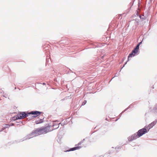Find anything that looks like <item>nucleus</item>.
Wrapping results in <instances>:
<instances>
[{
	"mask_svg": "<svg viewBox=\"0 0 157 157\" xmlns=\"http://www.w3.org/2000/svg\"><path fill=\"white\" fill-rule=\"evenodd\" d=\"M112 148H114V147H112Z\"/></svg>",
	"mask_w": 157,
	"mask_h": 157,
	"instance_id": "obj_32",
	"label": "nucleus"
},
{
	"mask_svg": "<svg viewBox=\"0 0 157 157\" xmlns=\"http://www.w3.org/2000/svg\"><path fill=\"white\" fill-rule=\"evenodd\" d=\"M139 49L137 47H135L132 50V52L129 54L128 56V61L129 60V58L132 57L134 56L139 51Z\"/></svg>",
	"mask_w": 157,
	"mask_h": 157,
	"instance_id": "obj_4",
	"label": "nucleus"
},
{
	"mask_svg": "<svg viewBox=\"0 0 157 157\" xmlns=\"http://www.w3.org/2000/svg\"><path fill=\"white\" fill-rule=\"evenodd\" d=\"M151 110L154 113L157 115V104H156Z\"/></svg>",
	"mask_w": 157,
	"mask_h": 157,
	"instance_id": "obj_9",
	"label": "nucleus"
},
{
	"mask_svg": "<svg viewBox=\"0 0 157 157\" xmlns=\"http://www.w3.org/2000/svg\"><path fill=\"white\" fill-rule=\"evenodd\" d=\"M3 97H5V98H6V96H5V95H3Z\"/></svg>",
	"mask_w": 157,
	"mask_h": 157,
	"instance_id": "obj_26",
	"label": "nucleus"
},
{
	"mask_svg": "<svg viewBox=\"0 0 157 157\" xmlns=\"http://www.w3.org/2000/svg\"><path fill=\"white\" fill-rule=\"evenodd\" d=\"M57 121H54V122H57Z\"/></svg>",
	"mask_w": 157,
	"mask_h": 157,
	"instance_id": "obj_28",
	"label": "nucleus"
},
{
	"mask_svg": "<svg viewBox=\"0 0 157 157\" xmlns=\"http://www.w3.org/2000/svg\"><path fill=\"white\" fill-rule=\"evenodd\" d=\"M132 106V105H130L128 108H126L124 111L122 112L119 115L120 116V117H121V116L122 113H123L124 112L126 111L128 109L131 108Z\"/></svg>",
	"mask_w": 157,
	"mask_h": 157,
	"instance_id": "obj_13",
	"label": "nucleus"
},
{
	"mask_svg": "<svg viewBox=\"0 0 157 157\" xmlns=\"http://www.w3.org/2000/svg\"><path fill=\"white\" fill-rule=\"evenodd\" d=\"M86 103V100H84L83 102H82V105H85Z\"/></svg>",
	"mask_w": 157,
	"mask_h": 157,
	"instance_id": "obj_18",
	"label": "nucleus"
},
{
	"mask_svg": "<svg viewBox=\"0 0 157 157\" xmlns=\"http://www.w3.org/2000/svg\"><path fill=\"white\" fill-rule=\"evenodd\" d=\"M19 119L18 118L17 115L16 116H15L13 117L12 118V120L13 121H15Z\"/></svg>",
	"mask_w": 157,
	"mask_h": 157,
	"instance_id": "obj_14",
	"label": "nucleus"
},
{
	"mask_svg": "<svg viewBox=\"0 0 157 157\" xmlns=\"http://www.w3.org/2000/svg\"><path fill=\"white\" fill-rule=\"evenodd\" d=\"M117 120H118V119H116L115 120V121H117Z\"/></svg>",
	"mask_w": 157,
	"mask_h": 157,
	"instance_id": "obj_27",
	"label": "nucleus"
},
{
	"mask_svg": "<svg viewBox=\"0 0 157 157\" xmlns=\"http://www.w3.org/2000/svg\"><path fill=\"white\" fill-rule=\"evenodd\" d=\"M16 89V87H15V89Z\"/></svg>",
	"mask_w": 157,
	"mask_h": 157,
	"instance_id": "obj_31",
	"label": "nucleus"
},
{
	"mask_svg": "<svg viewBox=\"0 0 157 157\" xmlns=\"http://www.w3.org/2000/svg\"><path fill=\"white\" fill-rule=\"evenodd\" d=\"M82 142H83V141H81L78 144V145H80L81 144V143H82Z\"/></svg>",
	"mask_w": 157,
	"mask_h": 157,
	"instance_id": "obj_23",
	"label": "nucleus"
},
{
	"mask_svg": "<svg viewBox=\"0 0 157 157\" xmlns=\"http://www.w3.org/2000/svg\"><path fill=\"white\" fill-rule=\"evenodd\" d=\"M81 148L80 146H77L75 147H72L69 149L64 151L65 152H69L70 151H74L76 150L79 149Z\"/></svg>",
	"mask_w": 157,
	"mask_h": 157,
	"instance_id": "obj_8",
	"label": "nucleus"
},
{
	"mask_svg": "<svg viewBox=\"0 0 157 157\" xmlns=\"http://www.w3.org/2000/svg\"><path fill=\"white\" fill-rule=\"evenodd\" d=\"M44 118L43 119H40L38 120H36L35 121V123L37 124H39L43 123L44 121Z\"/></svg>",
	"mask_w": 157,
	"mask_h": 157,
	"instance_id": "obj_12",
	"label": "nucleus"
},
{
	"mask_svg": "<svg viewBox=\"0 0 157 157\" xmlns=\"http://www.w3.org/2000/svg\"><path fill=\"white\" fill-rule=\"evenodd\" d=\"M142 40L141 42H139L138 44L136 46V47H137L139 49V46L142 44Z\"/></svg>",
	"mask_w": 157,
	"mask_h": 157,
	"instance_id": "obj_15",
	"label": "nucleus"
},
{
	"mask_svg": "<svg viewBox=\"0 0 157 157\" xmlns=\"http://www.w3.org/2000/svg\"><path fill=\"white\" fill-rule=\"evenodd\" d=\"M106 120H107V118L106 119Z\"/></svg>",
	"mask_w": 157,
	"mask_h": 157,
	"instance_id": "obj_30",
	"label": "nucleus"
},
{
	"mask_svg": "<svg viewBox=\"0 0 157 157\" xmlns=\"http://www.w3.org/2000/svg\"><path fill=\"white\" fill-rule=\"evenodd\" d=\"M139 137H140L138 136V134L137 133H135L132 135L131 136H129L128 139V141H131Z\"/></svg>",
	"mask_w": 157,
	"mask_h": 157,
	"instance_id": "obj_7",
	"label": "nucleus"
},
{
	"mask_svg": "<svg viewBox=\"0 0 157 157\" xmlns=\"http://www.w3.org/2000/svg\"><path fill=\"white\" fill-rule=\"evenodd\" d=\"M64 125V124H63H63H61V125H62V126Z\"/></svg>",
	"mask_w": 157,
	"mask_h": 157,
	"instance_id": "obj_25",
	"label": "nucleus"
},
{
	"mask_svg": "<svg viewBox=\"0 0 157 157\" xmlns=\"http://www.w3.org/2000/svg\"><path fill=\"white\" fill-rule=\"evenodd\" d=\"M156 123V121H154L152 122L148 126L149 127V129H150L154 126Z\"/></svg>",
	"mask_w": 157,
	"mask_h": 157,
	"instance_id": "obj_11",
	"label": "nucleus"
},
{
	"mask_svg": "<svg viewBox=\"0 0 157 157\" xmlns=\"http://www.w3.org/2000/svg\"><path fill=\"white\" fill-rule=\"evenodd\" d=\"M31 116H33V115H29V117H28V118H27L28 119H29V120H29V119H30L31 118Z\"/></svg>",
	"mask_w": 157,
	"mask_h": 157,
	"instance_id": "obj_21",
	"label": "nucleus"
},
{
	"mask_svg": "<svg viewBox=\"0 0 157 157\" xmlns=\"http://www.w3.org/2000/svg\"><path fill=\"white\" fill-rule=\"evenodd\" d=\"M10 126V125L9 124H6L5 127H4L2 129V130H3L4 128H8Z\"/></svg>",
	"mask_w": 157,
	"mask_h": 157,
	"instance_id": "obj_16",
	"label": "nucleus"
},
{
	"mask_svg": "<svg viewBox=\"0 0 157 157\" xmlns=\"http://www.w3.org/2000/svg\"><path fill=\"white\" fill-rule=\"evenodd\" d=\"M118 74H116V75H115L112 78V79L113 78L115 77V76H118Z\"/></svg>",
	"mask_w": 157,
	"mask_h": 157,
	"instance_id": "obj_24",
	"label": "nucleus"
},
{
	"mask_svg": "<svg viewBox=\"0 0 157 157\" xmlns=\"http://www.w3.org/2000/svg\"><path fill=\"white\" fill-rule=\"evenodd\" d=\"M128 61V60L123 65V67L121 68V70H120V71H121V70L125 66V65L126 64V63H127V62Z\"/></svg>",
	"mask_w": 157,
	"mask_h": 157,
	"instance_id": "obj_17",
	"label": "nucleus"
},
{
	"mask_svg": "<svg viewBox=\"0 0 157 157\" xmlns=\"http://www.w3.org/2000/svg\"><path fill=\"white\" fill-rule=\"evenodd\" d=\"M144 17V15H142V16H140V17L141 19H145L144 18V17Z\"/></svg>",
	"mask_w": 157,
	"mask_h": 157,
	"instance_id": "obj_19",
	"label": "nucleus"
},
{
	"mask_svg": "<svg viewBox=\"0 0 157 157\" xmlns=\"http://www.w3.org/2000/svg\"><path fill=\"white\" fill-rule=\"evenodd\" d=\"M52 126L51 125H48V126L44 127V128H42V129L43 133H46L47 132L51 131L53 130L52 128Z\"/></svg>",
	"mask_w": 157,
	"mask_h": 157,
	"instance_id": "obj_5",
	"label": "nucleus"
},
{
	"mask_svg": "<svg viewBox=\"0 0 157 157\" xmlns=\"http://www.w3.org/2000/svg\"><path fill=\"white\" fill-rule=\"evenodd\" d=\"M100 157H103V156H102V155H101V156H100Z\"/></svg>",
	"mask_w": 157,
	"mask_h": 157,
	"instance_id": "obj_29",
	"label": "nucleus"
},
{
	"mask_svg": "<svg viewBox=\"0 0 157 157\" xmlns=\"http://www.w3.org/2000/svg\"><path fill=\"white\" fill-rule=\"evenodd\" d=\"M29 115H33L31 116V118L29 119V120H31L39 115L41 112L38 111H31L30 112H29Z\"/></svg>",
	"mask_w": 157,
	"mask_h": 157,
	"instance_id": "obj_3",
	"label": "nucleus"
},
{
	"mask_svg": "<svg viewBox=\"0 0 157 157\" xmlns=\"http://www.w3.org/2000/svg\"><path fill=\"white\" fill-rule=\"evenodd\" d=\"M43 131L42 129H41V128H38L36 130H34L31 133L29 134L21 139L20 140V141H23L43 134Z\"/></svg>",
	"mask_w": 157,
	"mask_h": 157,
	"instance_id": "obj_1",
	"label": "nucleus"
},
{
	"mask_svg": "<svg viewBox=\"0 0 157 157\" xmlns=\"http://www.w3.org/2000/svg\"><path fill=\"white\" fill-rule=\"evenodd\" d=\"M147 129L145 128L140 129L138 131L137 133L138 135V136L140 137L142 136L143 135L147 132Z\"/></svg>",
	"mask_w": 157,
	"mask_h": 157,
	"instance_id": "obj_6",
	"label": "nucleus"
},
{
	"mask_svg": "<svg viewBox=\"0 0 157 157\" xmlns=\"http://www.w3.org/2000/svg\"><path fill=\"white\" fill-rule=\"evenodd\" d=\"M61 124V123H59L58 124L53 123V124L52 125V127H54V129H57L59 127V125Z\"/></svg>",
	"mask_w": 157,
	"mask_h": 157,
	"instance_id": "obj_10",
	"label": "nucleus"
},
{
	"mask_svg": "<svg viewBox=\"0 0 157 157\" xmlns=\"http://www.w3.org/2000/svg\"><path fill=\"white\" fill-rule=\"evenodd\" d=\"M10 126H13L14 125V124L11 123L10 124Z\"/></svg>",
	"mask_w": 157,
	"mask_h": 157,
	"instance_id": "obj_22",
	"label": "nucleus"
},
{
	"mask_svg": "<svg viewBox=\"0 0 157 157\" xmlns=\"http://www.w3.org/2000/svg\"><path fill=\"white\" fill-rule=\"evenodd\" d=\"M29 113L26 112H20L17 114L18 118L19 119H21L25 117H29Z\"/></svg>",
	"mask_w": 157,
	"mask_h": 157,
	"instance_id": "obj_2",
	"label": "nucleus"
},
{
	"mask_svg": "<svg viewBox=\"0 0 157 157\" xmlns=\"http://www.w3.org/2000/svg\"><path fill=\"white\" fill-rule=\"evenodd\" d=\"M121 148V146H117V147H116L115 148V149H120Z\"/></svg>",
	"mask_w": 157,
	"mask_h": 157,
	"instance_id": "obj_20",
	"label": "nucleus"
}]
</instances>
